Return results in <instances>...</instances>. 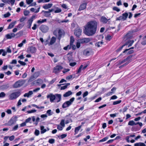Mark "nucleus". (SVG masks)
I'll use <instances>...</instances> for the list:
<instances>
[{
    "mask_svg": "<svg viewBox=\"0 0 146 146\" xmlns=\"http://www.w3.org/2000/svg\"><path fill=\"white\" fill-rule=\"evenodd\" d=\"M97 23L95 21H90L87 23L84 26V32L88 36H92L96 33Z\"/></svg>",
    "mask_w": 146,
    "mask_h": 146,
    "instance_id": "f257e3e1",
    "label": "nucleus"
},
{
    "mask_svg": "<svg viewBox=\"0 0 146 146\" xmlns=\"http://www.w3.org/2000/svg\"><path fill=\"white\" fill-rule=\"evenodd\" d=\"M21 95L20 92L19 91L13 92L8 96L9 99L11 100H14L16 99Z\"/></svg>",
    "mask_w": 146,
    "mask_h": 146,
    "instance_id": "f03ea898",
    "label": "nucleus"
},
{
    "mask_svg": "<svg viewBox=\"0 0 146 146\" xmlns=\"http://www.w3.org/2000/svg\"><path fill=\"white\" fill-rule=\"evenodd\" d=\"M74 98L73 97L70 99L69 101H67L63 104L62 107L63 108H64L68 107L71 105L74 100Z\"/></svg>",
    "mask_w": 146,
    "mask_h": 146,
    "instance_id": "7ed1b4c3",
    "label": "nucleus"
},
{
    "mask_svg": "<svg viewBox=\"0 0 146 146\" xmlns=\"http://www.w3.org/2000/svg\"><path fill=\"white\" fill-rule=\"evenodd\" d=\"M128 14L127 13H125L122 14V16H119L118 17H117L116 19V21L123 20L125 21L126 20L127 18Z\"/></svg>",
    "mask_w": 146,
    "mask_h": 146,
    "instance_id": "20e7f679",
    "label": "nucleus"
},
{
    "mask_svg": "<svg viewBox=\"0 0 146 146\" xmlns=\"http://www.w3.org/2000/svg\"><path fill=\"white\" fill-rule=\"evenodd\" d=\"M23 82L22 81L19 80L16 82L13 85L14 88H17L21 86L23 84Z\"/></svg>",
    "mask_w": 146,
    "mask_h": 146,
    "instance_id": "39448f33",
    "label": "nucleus"
},
{
    "mask_svg": "<svg viewBox=\"0 0 146 146\" xmlns=\"http://www.w3.org/2000/svg\"><path fill=\"white\" fill-rule=\"evenodd\" d=\"M36 49L35 47L32 46L27 48V52L29 53L33 54L36 52Z\"/></svg>",
    "mask_w": 146,
    "mask_h": 146,
    "instance_id": "423d86ee",
    "label": "nucleus"
},
{
    "mask_svg": "<svg viewBox=\"0 0 146 146\" xmlns=\"http://www.w3.org/2000/svg\"><path fill=\"white\" fill-rule=\"evenodd\" d=\"M110 19H107L104 16H102L101 17L100 19V22L104 24H106L108 23V24L110 23V22L109 21Z\"/></svg>",
    "mask_w": 146,
    "mask_h": 146,
    "instance_id": "0eeeda50",
    "label": "nucleus"
},
{
    "mask_svg": "<svg viewBox=\"0 0 146 146\" xmlns=\"http://www.w3.org/2000/svg\"><path fill=\"white\" fill-rule=\"evenodd\" d=\"M63 68L62 66L60 65H57L54 68L53 72L57 73L59 72Z\"/></svg>",
    "mask_w": 146,
    "mask_h": 146,
    "instance_id": "6e6552de",
    "label": "nucleus"
},
{
    "mask_svg": "<svg viewBox=\"0 0 146 146\" xmlns=\"http://www.w3.org/2000/svg\"><path fill=\"white\" fill-rule=\"evenodd\" d=\"M92 51V49L91 48L87 49L84 51L83 54L85 56H88L91 54Z\"/></svg>",
    "mask_w": 146,
    "mask_h": 146,
    "instance_id": "1a4fd4ad",
    "label": "nucleus"
},
{
    "mask_svg": "<svg viewBox=\"0 0 146 146\" xmlns=\"http://www.w3.org/2000/svg\"><path fill=\"white\" fill-rule=\"evenodd\" d=\"M47 97L48 98L50 99V101L51 102H54V101H55V99L56 98L55 94L54 95L52 94H50L47 95Z\"/></svg>",
    "mask_w": 146,
    "mask_h": 146,
    "instance_id": "9d476101",
    "label": "nucleus"
},
{
    "mask_svg": "<svg viewBox=\"0 0 146 146\" xmlns=\"http://www.w3.org/2000/svg\"><path fill=\"white\" fill-rule=\"evenodd\" d=\"M90 41V38H84L80 39L78 41L82 44L86 43Z\"/></svg>",
    "mask_w": 146,
    "mask_h": 146,
    "instance_id": "9b49d317",
    "label": "nucleus"
},
{
    "mask_svg": "<svg viewBox=\"0 0 146 146\" xmlns=\"http://www.w3.org/2000/svg\"><path fill=\"white\" fill-rule=\"evenodd\" d=\"M82 32V31L81 29H77L75 30L74 33L77 37H79L81 35Z\"/></svg>",
    "mask_w": 146,
    "mask_h": 146,
    "instance_id": "f8f14e48",
    "label": "nucleus"
},
{
    "mask_svg": "<svg viewBox=\"0 0 146 146\" xmlns=\"http://www.w3.org/2000/svg\"><path fill=\"white\" fill-rule=\"evenodd\" d=\"M55 102H58L60 101L61 100V95L59 94H55Z\"/></svg>",
    "mask_w": 146,
    "mask_h": 146,
    "instance_id": "ddd939ff",
    "label": "nucleus"
},
{
    "mask_svg": "<svg viewBox=\"0 0 146 146\" xmlns=\"http://www.w3.org/2000/svg\"><path fill=\"white\" fill-rule=\"evenodd\" d=\"M56 38L54 36H53L51 38L50 42H48L47 43V44L49 46L52 45L54 43H55V42H56Z\"/></svg>",
    "mask_w": 146,
    "mask_h": 146,
    "instance_id": "4468645a",
    "label": "nucleus"
},
{
    "mask_svg": "<svg viewBox=\"0 0 146 146\" xmlns=\"http://www.w3.org/2000/svg\"><path fill=\"white\" fill-rule=\"evenodd\" d=\"M33 0H26V3L27 4L30 5V6H33L36 5V3L35 2L33 3Z\"/></svg>",
    "mask_w": 146,
    "mask_h": 146,
    "instance_id": "2eb2a0df",
    "label": "nucleus"
},
{
    "mask_svg": "<svg viewBox=\"0 0 146 146\" xmlns=\"http://www.w3.org/2000/svg\"><path fill=\"white\" fill-rule=\"evenodd\" d=\"M15 36V34L14 33H11L6 35L5 37L7 39H10L14 37Z\"/></svg>",
    "mask_w": 146,
    "mask_h": 146,
    "instance_id": "dca6fc26",
    "label": "nucleus"
},
{
    "mask_svg": "<svg viewBox=\"0 0 146 146\" xmlns=\"http://www.w3.org/2000/svg\"><path fill=\"white\" fill-rule=\"evenodd\" d=\"M132 37V33L131 32H129L124 36V38L126 39L128 38H131Z\"/></svg>",
    "mask_w": 146,
    "mask_h": 146,
    "instance_id": "f3484780",
    "label": "nucleus"
},
{
    "mask_svg": "<svg viewBox=\"0 0 146 146\" xmlns=\"http://www.w3.org/2000/svg\"><path fill=\"white\" fill-rule=\"evenodd\" d=\"M134 40H128L126 42L125 44V45H128V47L131 46L133 43L134 42Z\"/></svg>",
    "mask_w": 146,
    "mask_h": 146,
    "instance_id": "a211bd4d",
    "label": "nucleus"
},
{
    "mask_svg": "<svg viewBox=\"0 0 146 146\" xmlns=\"http://www.w3.org/2000/svg\"><path fill=\"white\" fill-rule=\"evenodd\" d=\"M86 3H84L81 4L80 5L78 10L80 11L85 9L86 7Z\"/></svg>",
    "mask_w": 146,
    "mask_h": 146,
    "instance_id": "6ab92c4d",
    "label": "nucleus"
},
{
    "mask_svg": "<svg viewBox=\"0 0 146 146\" xmlns=\"http://www.w3.org/2000/svg\"><path fill=\"white\" fill-rule=\"evenodd\" d=\"M33 21L32 19H30L28 20L27 22V28L30 29L31 28V26Z\"/></svg>",
    "mask_w": 146,
    "mask_h": 146,
    "instance_id": "aec40b11",
    "label": "nucleus"
},
{
    "mask_svg": "<svg viewBox=\"0 0 146 146\" xmlns=\"http://www.w3.org/2000/svg\"><path fill=\"white\" fill-rule=\"evenodd\" d=\"M2 1L5 3L8 2L10 3L12 5H13L14 4L15 0H2Z\"/></svg>",
    "mask_w": 146,
    "mask_h": 146,
    "instance_id": "412c9836",
    "label": "nucleus"
},
{
    "mask_svg": "<svg viewBox=\"0 0 146 146\" xmlns=\"http://www.w3.org/2000/svg\"><path fill=\"white\" fill-rule=\"evenodd\" d=\"M116 90V88L115 87L111 89V92H109L108 93L106 94L107 96H109L110 95H111L113 93H114Z\"/></svg>",
    "mask_w": 146,
    "mask_h": 146,
    "instance_id": "4be33fe9",
    "label": "nucleus"
},
{
    "mask_svg": "<svg viewBox=\"0 0 146 146\" xmlns=\"http://www.w3.org/2000/svg\"><path fill=\"white\" fill-rule=\"evenodd\" d=\"M33 94V92L32 91H30L26 93L24 95V97H29L31 95Z\"/></svg>",
    "mask_w": 146,
    "mask_h": 146,
    "instance_id": "5701e85b",
    "label": "nucleus"
},
{
    "mask_svg": "<svg viewBox=\"0 0 146 146\" xmlns=\"http://www.w3.org/2000/svg\"><path fill=\"white\" fill-rule=\"evenodd\" d=\"M16 21L11 22L9 25L7 27V29H10L13 28L16 23Z\"/></svg>",
    "mask_w": 146,
    "mask_h": 146,
    "instance_id": "b1692460",
    "label": "nucleus"
},
{
    "mask_svg": "<svg viewBox=\"0 0 146 146\" xmlns=\"http://www.w3.org/2000/svg\"><path fill=\"white\" fill-rule=\"evenodd\" d=\"M72 94V92L70 91H69L64 94L63 96L65 97H67L71 95Z\"/></svg>",
    "mask_w": 146,
    "mask_h": 146,
    "instance_id": "393cba45",
    "label": "nucleus"
},
{
    "mask_svg": "<svg viewBox=\"0 0 146 146\" xmlns=\"http://www.w3.org/2000/svg\"><path fill=\"white\" fill-rule=\"evenodd\" d=\"M134 146H146V145L144 143L139 142L135 143Z\"/></svg>",
    "mask_w": 146,
    "mask_h": 146,
    "instance_id": "a878e982",
    "label": "nucleus"
},
{
    "mask_svg": "<svg viewBox=\"0 0 146 146\" xmlns=\"http://www.w3.org/2000/svg\"><path fill=\"white\" fill-rule=\"evenodd\" d=\"M82 127V125H80L75 128L74 131L76 134H77L78 133V131L80 130Z\"/></svg>",
    "mask_w": 146,
    "mask_h": 146,
    "instance_id": "bb28decb",
    "label": "nucleus"
},
{
    "mask_svg": "<svg viewBox=\"0 0 146 146\" xmlns=\"http://www.w3.org/2000/svg\"><path fill=\"white\" fill-rule=\"evenodd\" d=\"M40 29L42 32L45 33L46 32L45 25H42L40 27Z\"/></svg>",
    "mask_w": 146,
    "mask_h": 146,
    "instance_id": "cd10ccee",
    "label": "nucleus"
},
{
    "mask_svg": "<svg viewBox=\"0 0 146 146\" xmlns=\"http://www.w3.org/2000/svg\"><path fill=\"white\" fill-rule=\"evenodd\" d=\"M103 43V42L102 41L98 42L95 44V45L99 47Z\"/></svg>",
    "mask_w": 146,
    "mask_h": 146,
    "instance_id": "c85d7f7f",
    "label": "nucleus"
},
{
    "mask_svg": "<svg viewBox=\"0 0 146 146\" xmlns=\"http://www.w3.org/2000/svg\"><path fill=\"white\" fill-rule=\"evenodd\" d=\"M40 132L41 134L43 133L46 132V129H44V127L43 126L40 127Z\"/></svg>",
    "mask_w": 146,
    "mask_h": 146,
    "instance_id": "c756f323",
    "label": "nucleus"
},
{
    "mask_svg": "<svg viewBox=\"0 0 146 146\" xmlns=\"http://www.w3.org/2000/svg\"><path fill=\"white\" fill-rule=\"evenodd\" d=\"M46 113L48 116H50L53 114V112L52 111L50 110H48L47 111Z\"/></svg>",
    "mask_w": 146,
    "mask_h": 146,
    "instance_id": "7c9ffc66",
    "label": "nucleus"
},
{
    "mask_svg": "<svg viewBox=\"0 0 146 146\" xmlns=\"http://www.w3.org/2000/svg\"><path fill=\"white\" fill-rule=\"evenodd\" d=\"M64 121H65L64 119H62L61 120L60 123V125L63 127H64L65 126Z\"/></svg>",
    "mask_w": 146,
    "mask_h": 146,
    "instance_id": "2f4dec72",
    "label": "nucleus"
},
{
    "mask_svg": "<svg viewBox=\"0 0 146 146\" xmlns=\"http://www.w3.org/2000/svg\"><path fill=\"white\" fill-rule=\"evenodd\" d=\"M70 45H72V44L74 42V38L72 36L70 37Z\"/></svg>",
    "mask_w": 146,
    "mask_h": 146,
    "instance_id": "473e14b6",
    "label": "nucleus"
},
{
    "mask_svg": "<svg viewBox=\"0 0 146 146\" xmlns=\"http://www.w3.org/2000/svg\"><path fill=\"white\" fill-rule=\"evenodd\" d=\"M36 110H35L33 109L32 110H29L27 111V113H35L36 112Z\"/></svg>",
    "mask_w": 146,
    "mask_h": 146,
    "instance_id": "72a5a7b5",
    "label": "nucleus"
},
{
    "mask_svg": "<svg viewBox=\"0 0 146 146\" xmlns=\"http://www.w3.org/2000/svg\"><path fill=\"white\" fill-rule=\"evenodd\" d=\"M6 96L4 92H1L0 93V98H4Z\"/></svg>",
    "mask_w": 146,
    "mask_h": 146,
    "instance_id": "f704fd0d",
    "label": "nucleus"
},
{
    "mask_svg": "<svg viewBox=\"0 0 146 146\" xmlns=\"http://www.w3.org/2000/svg\"><path fill=\"white\" fill-rule=\"evenodd\" d=\"M63 127H64L61 126L60 125H57V129H58L59 130H62L63 129Z\"/></svg>",
    "mask_w": 146,
    "mask_h": 146,
    "instance_id": "c9c22d12",
    "label": "nucleus"
},
{
    "mask_svg": "<svg viewBox=\"0 0 146 146\" xmlns=\"http://www.w3.org/2000/svg\"><path fill=\"white\" fill-rule=\"evenodd\" d=\"M108 139V137H106L100 140L99 141V142H104V141H106Z\"/></svg>",
    "mask_w": 146,
    "mask_h": 146,
    "instance_id": "e433bc0d",
    "label": "nucleus"
},
{
    "mask_svg": "<svg viewBox=\"0 0 146 146\" xmlns=\"http://www.w3.org/2000/svg\"><path fill=\"white\" fill-rule=\"evenodd\" d=\"M71 45H67V46H65V47H64V50H67L68 49H70L71 48Z\"/></svg>",
    "mask_w": 146,
    "mask_h": 146,
    "instance_id": "4c0bfd02",
    "label": "nucleus"
},
{
    "mask_svg": "<svg viewBox=\"0 0 146 146\" xmlns=\"http://www.w3.org/2000/svg\"><path fill=\"white\" fill-rule=\"evenodd\" d=\"M121 102V100H119L117 101L114 102L113 103V105H116L120 103Z\"/></svg>",
    "mask_w": 146,
    "mask_h": 146,
    "instance_id": "58836bf2",
    "label": "nucleus"
},
{
    "mask_svg": "<svg viewBox=\"0 0 146 146\" xmlns=\"http://www.w3.org/2000/svg\"><path fill=\"white\" fill-rule=\"evenodd\" d=\"M52 5V3L46 4V9L50 8Z\"/></svg>",
    "mask_w": 146,
    "mask_h": 146,
    "instance_id": "ea45409f",
    "label": "nucleus"
},
{
    "mask_svg": "<svg viewBox=\"0 0 146 146\" xmlns=\"http://www.w3.org/2000/svg\"><path fill=\"white\" fill-rule=\"evenodd\" d=\"M144 37H144L143 38V40L141 42V44L142 45H145L146 44V40H145L146 38L143 39L144 38Z\"/></svg>",
    "mask_w": 146,
    "mask_h": 146,
    "instance_id": "a19ab883",
    "label": "nucleus"
},
{
    "mask_svg": "<svg viewBox=\"0 0 146 146\" xmlns=\"http://www.w3.org/2000/svg\"><path fill=\"white\" fill-rule=\"evenodd\" d=\"M18 62L23 66H25L26 65V63L21 60H19Z\"/></svg>",
    "mask_w": 146,
    "mask_h": 146,
    "instance_id": "79ce46f5",
    "label": "nucleus"
},
{
    "mask_svg": "<svg viewBox=\"0 0 146 146\" xmlns=\"http://www.w3.org/2000/svg\"><path fill=\"white\" fill-rule=\"evenodd\" d=\"M40 117L41 118L40 119V121H42L44 119V118L46 117V115H41Z\"/></svg>",
    "mask_w": 146,
    "mask_h": 146,
    "instance_id": "37998d69",
    "label": "nucleus"
},
{
    "mask_svg": "<svg viewBox=\"0 0 146 146\" xmlns=\"http://www.w3.org/2000/svg\"><path fill=\"white\" fill-rule=\"evenodd\" d=\"M83 67V66L82 65L80 66L77 72V73H79L81 72V70L82 69Z\"/></svg>",
    "mask_w": 146,
    "mask_h": 146,
    "instance_id": "c03bdc74",
    "label": "nucleus"
},
{
    "mask_svg": "<svg viewBox=\"0 0 146 146\" xmlns=\"http://www.w3.org/2000/svg\"><path fill=\"white\" fill-rule=\"evenodd\" d=\"M48 142L50 143L53 144L54 143L55 140L53 139H50L48 141Z\"/></svg>",
    "mask_w": 146,
    "mask_h": 146,
    "instance_id": "a18cd8bd",
    "label": "nucleus"
},
{
    "mask_svg": "<svg viewBox=\"0 0 146 146\" xmlns=\"http://www.w3.org/2000/svg\"><path fill=\"white\" fill-rule=\"evenodd\" d=\"M40 133L39 131L37 130L36 129L35 132V134L36 136H38Z\"/></svg>",
    "mask_w": 146,
    "mask_h": 146,
    "instance_id": "49530a36",
    "label": "nucleus"
},
{
    "mask_svg": "<svg viewBox=\"0 0 146 146\" xmlns=\"http://www.w3.org/2000/svg\"><path fill=\"white\" fill-rule=\"evenodd\" d=\"M113 9L115 11L117 12H119L120 11V9L118 8L117 7H114L113 8Z\"/></svg>",
    "mask_w": 146,
    "mask_h": 146,
    "instance_id": "de8ad7c7",
    "label": "nucleus"
},
{
    "mask_svg": "<svg viewBox=\"0 0 146 146\" xmlns=\"http://www.w3.org/2000/svg\"><path fill=\"white\" fill-rule=\"evenodd\" d=\"M7 52H8L9 53H11V50L10 49V46H9L7 48Z\"/></svg>",
    "mask_w": 146,
    "mask_h": 146,
    "instance_id": "09e8293b",
    "label": "nucleus"
},
{
    "mask_svg": "<svg viewBox=\"0 0 146 146\" xmlns=\"http://www.w3.org/2000/svg\"><path fill=\"white\" fill-rule=\"evenodd\" d=\"M10 15L11 14L9 12H7V13L4 15V16L6 18L9 17Z\"/></svg>",
    "mask_w": 146,
    "mask_h": 146,
    "instance_id": "8fccbe9b",
    "label": "nucleus"
},
{
    "mask_svg": "<svg viewBox=\"0 0 146 146\" xmlns=\"http://www.w3.org/2000/svg\"><path fill=\"white\" fill-rule=\"evenodd\" d=\"M133 120L130 121L128 122V125L131 126L133 125Z\"/></svg>",
    "mask_w": 146,
    "mask_h": 146,
    "instance_id": "3c124183",
    "label": "nucleus"
},
{
    "mask_svg": "<svg viewBox=\"0 0 146 146\" xmlns=\"http://www.w3.org/2000/svg\"><path fill=\"white\" fill-rule=\"evenodd\" d=\"M46 21V19H42L41 20H39L37 21V23H41Z\"/></svg>",
    "mask_w": 146,
    "mask_h": 146,
    "instance_id": "603ef678",
    "label": "nucleus"
},
{
    "mask_svg": "<svg viewBox=\"0 0 146 146\" xmlns=\"http://www.w3.org/2000/svg\"><path fill=\"white\" fill-rule=\"evenodd\" d=\"M24 25L23 24H19L17 25V27L20 29H21L23 27Z\"/></svg>",
    "mask_w": 146,
    "mask_h": 146,
    "instance_id": "864d4df0",
    "label": "nucleus"
},
{
    "mask_svg": "<svg viewBox=\"0 0 146 146\" xmlns=\"http://www.w3.org/2000/svg\"><path fill=\"white\" fill-rule=\"evenodd\" d=\"M129 63V62H127L126 63L124 64H123L121 66H119V68H122L123 67V66H124L126 65H127Z\"/></svg>",
    "mask_w": 146,
    "mask_h": 146,
    "instance_id": "5fc2aeb1",
    "label": "nucleus"
},
{
    "mask_svg": "<svg viewBox=\"0 0 146 146\" xmlns=\"http://www.w3.org/2000/svg\"><path fill=\"white\" fill-rule=\"evenodd\" d=\"M39 121H40V119L39 117H37L36 119V125H37Z\"/></svg>",
    "mask_w": 146,
    "mask_h": 146,
    "instance_id": "6e6d98bb",
    "label": "nucleus"
},
{
    "mask_svg": "<svg viewBox=\"0 0 146 146\" xmlns=\"http://www.w3.org/2000/svg\"><path fill=\"white\" fill-rule=\"evenodd\" d=\"M88 94V91H86L85 92L83 95V98H84L86 96H87Z\"/></svg>",
    "mask_w": 146,
    "mask_h": 146,
    "instance_id": "4d7b16f0",
    "label": "nucleus"
},
{
    "mask_svg": "<svg viewBox=\"0 0 146 146\" xmlns=\"http://www.w3.org/2000/svg\"><path fill=\"white\" fill-rule=\"evenodd\" d=\"M17 63V61L16 60H13L12 62L10 63L11 64H16Z\"/></svg>",
    "mask_w": 146,
    "mask_h": 146,
    "instance_id": "13d9d810",
    "label": "nucleus"
},
{
    "mask_svg": "<svg viewBox=\"0 0 146 146\" xmlns=\"http://www.w3.org/2000/svg\"><path fill=\"white\" fill-rule=\"evenodd\" d=\"M111 38V36L108 35L106 37V39L107 40H110Z\"/></svg>",
    "mask_w": 146,
    "mask_h": 146,
    "instance_id": "bf43d9fd",
    "label": "nucleus"
},
{
    "mask_svg": "<svg viewBox=\"0 0 146 146\" xmlns=\"http://www.w3.org/2000/svg\"><path fill=\"white\" fill-rule=\"evenodd\" d=\"M125 62H126V61L125 59L121 61H119V62L118 63V65H121V64H122L124 63Z\"/></svg>",
    "mask_w": 146,
    "mask_h": 146,
    "instance_id": "052dcab7",
    "label": "nucleus"
},
{
    "mask_svg": "<svg viewBox=\"0 0 146 146\" xmlns=\"http://www.w3.org/2000/svg\"><path fill=\"white\" fill-rule=\"evenodd\" d=\"M29 13V12L28 11H24V13L25 15L27 16L28 15Z\"/></svg>",
    "mask_w": 146,
    "mask_h": 146,
    "instance_id": "680f3d73",
    "label": "nucleus"
},
{
    "mask_svg": "<svg viewBox=\"0 0 146 146\" xmlns=\"http://www.w3.org/2000/svg\"><path fill=\"white\" fill-rule=\"evenodd\" d=\"M132 55H130L128 57H127L126 58H127V59H128L129 60V61L127 62H129V63L131 62V61H130V59L132 57Z\"/></svg>",
    "mask_w": 146,
    "mask_h": 146,
    "instance_id": "e2e57ef3",
    "label": "nucleus"
},
{
    "mask_svg": "<svg viewBox=\"0 0 146 146\" xmlns=\"http://www.w3.org/2000/svg\"><path fill=\"white\" fill-rule=\"evenodd\" d=\"M72 78V75L68 76L66 77V79L67 80H70Z\"/></svg>",
    "mask_w": 146,
    "mask_h": 146,
    "instance_id": "0e129e2a",
    "label": "nucleus"
},
{
    "mask_svg": "<svg viewBox=\"0 0 146 146\" xmlns=\"http://www.w3.org/2000/svg\"><path fill=\"white\" fill-rule=\"evenodd\" d=\"M9 136H5L4 138V141H3V143H5L6 142L7 140V139L9 138Z\"/></svg>",
    "mask_w": 146,
    "mask_h": 146,
    "instance_id": "69168bd1",
    "label": "nucleus"
},
{
    "mask_svg": "<svg viewBox=\"0 0 146 146\" xmlns=\"http://www.w3.org/2000/svg\"><path fill=\"white\" fill-rule=\"evenodd\" d=\"M31 117H29L25 121V122L27 123H28L31 120Z\"/></svg>",
    "mask_w": 146,
    "mask_h": 146,
    "instance_id": "338daca9",
    "label": "nucleus"
},
{
    "mask_svg": "<svg viewBox=\"0 0 146 146\" xmlns=\"http://www.w3.org/2000/svg\"><path fill=\"white\" fill-rule=\"evenodd\" d=\"M9 139L10 141H12L15 138V136L14 135H12L9 137Z\"/></svg>",
    "mask_w": 146,
    "mask_h": 146,
    "instance_id": "774afa93",
    "label": "nucleus"
}]
</instances>
